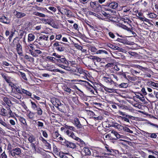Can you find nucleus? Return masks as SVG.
I'll return each instance as SVG.
<instances>
[{"label":"nucleus","instance_id":"f257e3e1","mask_svg":"<svg viewBox=\"0 0 158 158\" xmlns=\"http://www.w3.org/2000/svg\"><path fill=\"white\" fill-rule=\"evenodd\" d=\"M31 108L34 110L36 111L37 114L41 115L43 114V110L40 107V106L38 105H36L35 103L31 101Z\"/></svg>","mask_w":158,"mask_h":158},{"label":"nucleus","instance_id":"f03ea898","mask_svg":"<svg viewBox=\"0 0 158 158\" xmlns=\"http://www.w3.org/2000/svg\"><path fill=\"white\" fill-rule=\"evenodd\" d=\"M65 45V43L62 42H56L53 44V46L55 48V49L60 52L64 51L65 48L64 45Z\"/></svg>","mask_w":158,"mask_h":158},{"label":"nucleus","instance_id":"7ed1b4c3","mask_svg":"<svg viewBox=\"0 0 158 158\" xmlns=\"http://www.w3.org/2000/svg\"><path fill=\"white\" fill-rule=\"evenodd\" d=\"M20 149L18 147L14 148L10 152V154L13 157H16V155L19 156L21 153Z\"/></svg>","mask_w":158,"mask_h":158},{"label":"nucleus","instance_id":"20e7f679","mask_svg":"<svg viewBox=\"0 0 158 158\" xmlns=\"http://www.w3.org/2000/svg\"><path fill=\"white\" fill-rule=\"evenodd\" d=\"M74 122L75 125L79 131H83V126L81 124L78 118H74Z\"/></svg>","mask_w":158,"mask_h":158},{"label":"nucleus","instance_id":"39448f33","mask_svg":"<svg viewBox=\"0 0 158 158\" xmlns=\"http://www.w3.org/2000/svg\"><path fill=\"white\" fill-rule=\"evenodd\" d=\"M89 50L91 52L94 53L96 52L97 54H108L107 52L105 50H99L97 51V49L94 47H92L90 48Z\"/></svg>","mask_w":158,"mask_h":158},{"label":"nucleus","instance_id":"423d86ee","mask_svg":"<svg viewBox=\"0 0 158 158\" xmlns=\"http://www.w3.org/2000/svg\"><path fill=\"white\" fill-rule=\"evenodd\" d=\"M13 13L17 18L19 19L22 18L26 15V14L24 13L15 10H14Z\"/></svg>","mask_w":158,"mask_h":158},{"label":"nucleus","instance_id":"0eeeda50","mask_svg":"<svg viewBox=\"0 0 158 158\" xmlns=\"http://www.w3.org/2000/svg\"><path fill=\"white\" fill-rule=\"evenodd\" d=\"M66 134L69 137H71L75 140L77 141L78 142H80L81 141V139L78 137L76 136L74 134L72 131H69L68 130L66 131Z\"/></svg>","mask_w":158,"mask_h":158},{"label":"nucleus","instance_id":"6e6552de","mask_svg":"<svg viewBox=\"0 0 158 158\" xmlns=\"http://www.w3.org/2000/svg\"><path fill=\"white\" fill-rule=\"evenodd\" d=\"M64 143L63 145L66 146L68 147L72 148H74L76 147V144L75 143L67 141H66L65 140V142Z\"/></svg>","mask_w":158,"mask_h":158},{"label":"nucleus","instance_id":"1a4fd4ad","mask_svg":"<svg viewBox=\"0 0 158 158\" xmlns=\"http://www.w3.org/2000/svg\"><path fill=\"white\" fill-rule=\"evenodd\" d=\"M10 20L7 17L4 15L0 17V22L5 24H8L10 22Z\"/></svg>","mask_w":158,"mask_h":158},{"label":"nucleus","instance_id":"9d476101","mask_svg":"<svg viewBox=\"0 0 158 158\" xmlns=\"http://www.w3.org/2000/svg\"><path fill=\"white\" fill-rule=\"evenodd\" d=\"M118 5V3L115 2H112L111 3H107L106 5L107 6L113 9L116 8Z\"/></svg>","mask_w":158,"mask_h":158},{"label":"nucleus","instance_id":"9b49d317","mask_svg":"<svg viewBox=\"0 0 158 158\" xmlns=\"http://www.w3.org/2000/svg\"><path fill=\"white\" fill-rule=\"evenodd\" d=\"M104 81L106 83H110L111 85L114 84H116L111 79L110 77H103Z\"/></svg>","mask_w":158,"mask_h":158},{"label":"nucleus","instance_id":"f8f14e48","mask_svg":"<svg viewBox=\"0 0 158 158\" xmlns=\"http://www.w3.org/2000/svg\"><path fill=\"white\" fill-rule=\"evenodd\" d=\"M16 50L18 54L20 55L22 54L23 52L22 46L20 44H16Z\"/></svg>","mask_w":158,"mask_h":158},{"label":"nucleus","instance_id":"ddd939ff","mask_svg":"<svg viewBox=\"0 0 158 158\" xmlns=\"http://www.w3.org/2000/svg\"><path fill=\"white\" fill-rule=\"evenodd\" d=\"M26 34L27 33L25 31L21 30L18 32V38L21 39L22 38L23 36H24V38H25Z\"/></svg>","mask_w":158,"mask_h":158},{"label":"nucleus","instance_id":"4468645a","mask_svg":"<svg viewBox=\"0 0 158 158\" xmlns=\"http://www.w3.org/2000/svg\"><path fill=\"white\" fill-rule=\"evenodd\" d=\"M71 11L67 9L64 8L63 11H62V14H64L66 15L68 17H69L71 16Z\"/></svg>","mask_w":158,"mask_h":158},{"label":"nucleus","instance_id":"2eb2a0df","mask_svg":"<svg viewBox=\"0 0 158 158\" xmlns=\"http://www.w3.org/2000/svg\"><path fill=\"white\" fill-rule=\"evenodd\" d=\"M111 127H114L118 129L119 131L122 130V128H123V126L117 123H112V124L111 125Z\"/></svg>","mask_w":158,"mask_h":158},{"label":"nucleus","instance_id":"dca6fc26","mask_svg":"<svg viewBox=\"0 0 158 158\" xmlns=\"http://www.w3.org/2000/svg\"><path fill=\"white\" fill-rule=\"evenodd\" d=\"M146 20V21L145 22L146 23L143 22L142 23V24L146 25L149 27H153V24L152 23V21L148 19Z\"/></svg>","mask_w":158,"mask_h":158},{"label":"nucleus","instance_id":"f3484780","mask_svg":"<svg viewBox=\"0 0 158 158\" xmlns=\"http://www.w3.org/2000/svg\"><path fill=\"white\" fill-rule=\"evenodd\" d=\"M18 37H16L14 39L12 43L10 44L12 47H14L15 46V44L16 45V44H20L19 42V40H18Z\"/></svg>","mask_w":158,"mask_h":158},{"label":"nucleus","instance_id":"a211bd4d","mask_svg":"<svg viewBox=\"0 0 158 158\" xmlns=\"http://www.w3.org/2000/svg\"><path fill=\"white\" fill-rule=\"evenodd\" d=\"M23 89L20 88L19 87H16L12 92L22 94Z\"/></svg>","mask_w":158,"mask_h":158},{"label":"nucleus","instance_id":"6ab92c4d","mask_svg":"<svg viewBox=\"0 0 158 158\" xmlns=\"http://www.w3.org/2000/svg\"><path fill=\"white\" fill-rule=\"evenodd\" d=\"M146 135L148 137H150L152 138H156L157 137V135L156 133H150L146 132Z\"/></svg>","mask_w":158,"mask_h":158},{"label":"nucleus","instance_id":"aec40b11","mask_svg":"<svg viewBox=\"0 0 158 158\" xmlns=\"http://www.w3.org/2000/svg\"><path fill=\"white\" fill-rule=\"evenodd\" d=\"M60 59H57V61L59 62H61V63H63V64H67L68 62V61L66 60V59L65 57H63L62 58H60Z\"/></svg>","mask_w":158,"mask_h":158},{"label":"nucleus","instance_id":"412c9836","mask_svg":"<svg viewBox=\"0 0 158 158\" xmlns=\"http://www.w3.org/2000/svg\"><path fill=\"white\" fill-rule=\"evenodd\" d=\"M35 38V36L32 34H29L28 35V41L31 42L33 41Z\"/></svg>","mask_w":158,"mask_h":158},{"label":"nucleus","instance_id":"4be33fe9","mask_svg":"<svg viewBox=\"0 0 158 158\" xmlns=\"http://www.w3.org/2000/svg\"><path fill=\"white\" fill-rule=\"evenodd\" d=\"M11 95L14 97H15L19 99H20L22 98V96L20 94L12 92Z\"/></svg>","mask_w":158,"mask_h":158},{"label":"nucleus","instance_id":"5701e85b","mask_svg":"<svg viewBox=\"0 0 158 158\" xmlns=\"http://www.w3.org/2000/svg\"><path fill=\"white\" fill-rule=\"evenodd\" d=\"M83 150L86 155H91V152L88 148L85 147L84 148Z\"/></svg>","mask_w":158,"mask_h":158},{"label":"nucleus","instance_id":"b1692460","mask_svg":"<svg viewBox=\"0 0 158 158\" xmlns=\"http://www.w3.org/2000/svg\"><path fill=\"white\" fill-rule=\"evenodd\" d=\"M33 14L35 15L39 16L40 17H45V15L43 13H40L38 12H35L33 13Z\"/></svg>","mask_w":158,"mask_h":158},{"label":"nucleus","instance_id":"393cba45","mask_svg":"<svg viewBox=\"0 0 158 158\" xmlns=\"http://www.w3.org/2000/svg\"><path fill=\"white\" fill-rule=\"evenodd\" d=\"M47 58L48 60H50L52 62H55L56 61H57V60L55 58L50 56H48L47 57Z\"/></svg>","mask_w":158,"mask_h":158},{"label":"nucleus","instance_id":"a878e982","mask_svg":"<svg viewBox=\"0 0 158 158\" xmlns=\"http://www.w3.org/2000/svg\"><path fill=\"white\" fill-rule=\"evenodd\" d=\"M127 79L128 80H130L132 81H135L137 80V78L135 77H131L130 76H127Z\"/></svg>","mask_w":158,"mask_h":158},{"label":"nucleus","instance_id":"bb28decb","mask_svg":"<svg viewBox=\"0 0 158 158\" xmlns=\"http://www.w3.org/2000/svg\"><path fill=\"white\" fill-rule=\"evenodd\" d=\"M116 40L119 42L122 43L124 44H126L127 43V40L126 39H121L118 38Z\"/></svg>","mask_w":158,"mask_h":158},{"label":"nucleus","instance_id":"cd10ccee","mask_svg":"<svg viewBox=\"0 0 158 158\" xmlns=\"http://www.w3.org/2000/svg\"><path fill=\"white\" fill-rule=\"evenodd\" d=\"M22 92V94H24L29 96H31V93L24 89H23Z\"/></svg>","mask_w":158,"mask_h":158},{"label":"nucleus","instance_id":"c85d7f7f","mask_svg":"<svg viewBox=\"0 0 158 158\" xmlns=\"http://www.w3.org/2000/svg\"><path fill=\"white\" fill-rule=\"evenodd\" d=\"M123 128H122V130L123 129L124 131L128 132L130 133H133V131H132L131 130L128 128L126 127H124L123 126Z\"/></svg>","mask_w":158,"mask_h":158},{"label":"nucleus","instance_id":"c756f323","mask_svg":"<svg viewBox=\"0 0 158 158\" xmlns=\"http://www.w3.org/2000/svg\"><path fill=\"white\" fill-rule=\"evenodd\" d=\"M28 139L29 142L31 143L35 141L36 140L35 137L33 135L30 136L29 137Z\"/></svg>","mask_w":158,"mask_h":158},{"label":"nucleus","instance_id":"7c9ffc66","mask_svg":"<svg viewBox=\"0 0 158 158\" xmlns=\"http://www.w3.org/2000/svg\"><path fill=\"white\" fill-rule=\"evenodd\" d=\"M48 38V35H41V36L40 37L39 39L40 40L42 39L45 40H47Z\"/></svg>","mask_w":158,"mask_h":158},{"label":"nucleus","instance_id":"2f4dec72","mask_svg":"<svg viewBox=\"0 0 158 158\" xmlns=\"http://www.w3.org/2000/svg\"><path fill=\"white\" fill-rule=\"evenodd\" d=\"M72 156L73 158H79L80 157V154L76 152L74 153Z\"/></svg>","mask_w":158,"mask_h":158},{"label":"nucleus","instance_id":"473e14b6","mask_svg":"<svg viewBox=\"0 0 158 158\" xmlns=\"http://www.w3.org/2000/svg\"><path fill=\"white\" fill-rule=\"evenodd\" d=\"M1 112L2 115L5 116L7 113V111L4 108H2V109L1 110Z\"/></svg>","mask_w":158,"mask_h":158},{"label":"nucleus","instance_id":"72a5a7b5","mask_svg":"<svg viewBox=\"0 0 158 158\" xmlns=\"http://www.w3.org/2000/svg\"><path fill=\"white\" fill-rule=\"evenodd\" d=\"M128 85L127 83H122L118 85V86L121 88H126L127 87Z\"/></svg>","mask_w":158,"mask_h":158},{"label":"nucleus","instance_id":"f704fd0d","mask_svg":"<svg viewBox=\"0 0 158 158\" xmlns=\"http://www.w3.org/2000/svg\"><path fill=\"white\" fill-rule=\"evenodd\" d=\"M149 85L154 87H158V83H155L153 81H150L149 82Z\"/></svg>","mask_w":158,"mask_h":158},{"label":"nucleus","instance_id":"c9c22d12","mask_svg":"<svg viewBox=\"0 0 158 158\" xmlns=\"http://www.w3.org/2000/svg\"><path fill=\"white\" fill-rule=\"evenodd\" d=\"M0 123L4 127H6V128H9V125L7 124L5 122H4L2 120H1V119H0Z\"/></svg>","mask_w":158,"mask_h":158},{"label":"nucleus","instance_id":"e433bc0d","mask_svg":"<svg viewBox=\"0 0 158 158\" xmlns=\"http://www.w3.org/2000/svg\"><path fill=\"white\" fill-rule=\"evenodd\" d=\"M4 101L5 102L7 105L9 104H10L11 103V102L9 99L6 97L4 98L3 99Z\"/></svg>","mask_w":158,"mask_h":158},{"label":"nucleus","instance_id":"4c0bfd02","mask_svg":"<svg viewBox=\"0 0 158 158\" xmlns=\"http://www.w3.org/2000/svg\"><path fill=\"white\" fill-rule=\"evenodd\" d=\"M19 120L23 124L25 125L26 124L25 119L23 117H19Z\"/></svg>","mask_w":158,"mask_h":158},{"label":"nucleus","instance_id":"58836bf2","mask_svg":"<svg viewBox=\"0 0 158 158\" xmlns=\"http://www.w3.org/2000/svg\"><path fill=\"white\" fill-rule=\"evenodd\" d=\"M107 45L109 47L114 50H115L117 47L116 46L113 45L110 43L107 44Z\"/></svg>","mask_w":158,"mask_h":158},{"label":"nucleus","instance_id":"ea45409f","mask_svg":"<svg viewBox=\"0 0 158 158\" xmlns=\"http://www.w3.org/2000/svg\"><path fill=\"white\" fill-rule=\"evenodd\" d=\"M63 89L65 91L69 93H70L71 91V89L70 88L67 87L66 86H64L63 87Z\"/></svg>","mask_w":158,"mask_h":158},{"label":"nucleus","instance_id":"a19ab883","mask_svg":"<svg viewBox=\"0 0 158 158\" xmlns=\"http://www.w3.org/2000/svg\"><path fill=\"white\" fill-rule=\"evenodd\" d=\"M114 55L115 56H116V57L117 58H118L120 56H123V55H121V53H120L119 52H114L113 53Z\"/></svg>","mask_w":158,"mask_h":158},{"label":"nucleus","instance_id":"79ce46f5","mask_svg":"<svg viewBox=\"0 0 158 158\" xmlns=\"http://www.w3.org/2000/svg\"><path fill=\"white\" fill-rule=\"evenodd\" d=\"M24 58L27 60L28 59H30L32 61H34V58L31 57L29 56L28 55H25L24 56Z\"/></svg>","mask_w":158,"mask_h":158},{"label":"nucleus","instance_id":"37998d69","mask_svg":"<svg viewBox=\"0 0 158 158\" xmlns=\"http://www.w3.org/2000/svg\"><path fill=\"white\" fill-rule=\"evenodd\" d=\"M44 143L45 146L48 148L50 149H51V144L49 143H48L47 141H46V142H45Z\"/></svg>","mask_w":158,"mask_h":158},{"label":"nucleus","instance_id":"c03bdc74","mask_svg":"<svg viewBox=\"0 0 158 158\" xmlns=\"http://www.w3.org/2000/svg\"><path fill=\"white\" fill-rule=\"evenodd\" d=\"M29 52L31 54V55H32L33 57H36L38 56L35 54V52L33 51H32L31 49H30L29 50Z\"/></svg>","mask_w":158,"mask_h":158},{"label":"nucleus","instance_id":"a18cd8bd","mask_svg":"<svg viewBox=\"0 0 158 158\" xmlns=\"http://www.w3.org/2000/svg\"><path fill=\"white\" fill-rule=\"evenodd\" d=\"M93 156L99 158H104V157L99 155L98 152H94L93 154Z\"/></svg>","mask_w":158,"mask_h":158},{"label":"nucleus","instance_id":"49530a36","mask_svg":"<svg viewBox=\"0 0 158 158\" xmlns=\"http://www.w3.org/2000/svg\"><path fill=\"white\" fill-rule=\"evenodd\" d=\"M35 54L38 56V55L41 54L42 52L39 50L36 49L35 50L34 52Z\"/></svg>","mask_w":158,"mask_h":158},{"label":"nucleus","instance_id":"de8ad7c7","mask_svg":"<svg viewBox=\"0 0 158 158\" xmlns=\"http://www.w3.org/2000/svg\"><path fill=\"white\" fill-rule=\"evenodd\" d=\"M48 9L53 12H55L56 10V8L54 7L50 6L48 8Z\"/></svg>","mask_w":158,"mask_h":158},{"label":"nucleus","instance_id":"09e8293b","mask_svg":"<svg viewBox=\"0 0 158 158\" xmlns=\"http://www.w3.org/2000/svg\"><path fill=\"white\" fill-rule=\"evenodd\" d=\"M37 123L38 127L42 128L44 126V124L42 122L40 121H38Z\"/></svg>","mask_w":158,"mask_h":158},{"label":"nucleus","instance_id":"8fccbe9b","mask_svg":"<svg viewBox=\"0 0 158 158\" xmlns=\"http://www.w3.org/2000/svg\"><path fill=\"white\" fill-rule=\"evenodd\" d=\"M28 116L29 118L32 119L34 117V114L32 112H30Z\"/></svg>","mask_w":158,"mask_h":158},{"label":"nucleus","instance_id":"3c124183","mask_svg":"<svg viewBox=\"0 0 158 158\" xmlns=\"http://www.w3.org/2000/svg\"><path fill=\"white\" fill-rule=\"evenodd\" d=\"M114 65V63H109L106 64L105 67L108 68L111 67H112Z\"/></svg>","mask_w":158,"mask_h":158},{"label":"nucleus","instance_id":"603ef678","mask_svg":"<svg viewBox=\"0 0 158 158\" xmlns=\"http://www.w3.org/2000/svg\"><path fill=\"white\" fill-rule=\"evenodd\" d=\"M114 134L115 136L117 139H119L120 138L121 135L117 132H114Z\"/></svg>","mask_w":158,"mask_h":158},{"label":"nucleus","instance_id":"864d4df0","mask_svg":"<svg viewBox=\"0 0 158 158\" xmlns=\"http://www.w3.org/2000/svg\"><path fill=\"white\" fill-rule=\"evenodd\" d=\"M149 17L151 18H154L156 17V15L154 14L151 13L149 14Z\"/></svg>","mask_w":158,"mask_h":158},{"label":"nucleus","instance_id":"5fc2aeb1","mask_svg":"<svg viewBox=\"0 0 158 158\" xmlns=\"http://www.w3.org/2000/svg\"><path fill=\"white\" fill-rule=\"evenodd\" d=\"M137 17L140 20H142L143 21L145 22L146 21V20L147 19L145 18H143L140 17L139 16H137Z\"/></svg>","mask_w":158,"mask_h":158},{"label":"nucleus","instance_id":"6e6d98bb","mask_svg":"<svg viewBox=\"0 0 158 158\" xmlns=\"http://www.w3.org/2000/svg\"><path fill=\"white\" fill-rule=\"evenodd\" d=\"M57 8L59 11L60 12L61 14H62V11H63L64 8L60 7L59 6H57Z\"/></svg>","mask_w":158,"mask_h":158},{"label":"nucleus","instance_id":"4d7b16f0","mask_svg":"<svg viewBox=\"0 0 158 158\" xmlns=\"http://www.w3.org/2000/svg\"><path fill=\"white\" fill-rule=\"evenodd\" d=\"M102 14L103 15L106 17H109L110 16L109 14L106 13V12L104 11H103L102 12Z\"/></svg>","mask_w":158,"mask_h":158},{"label":"nucleus","instance_id":"13d9d810","mask_svg":"<svg viewBox=\"0 0 158 158\" xmlns=\"http://www.w3.org/2000/svg\"><path fill=\"white\" fill-rule=\"evenodd\" d=\"M121 119L127 122H129V120L128 118L123 117H121Z\"/></svg>","mask_w":158,"mask_h":158},{"label":"nucleus","instance_id":"bf43d9fd","mask_svg":"<svg viewBox=\"0 0 158 158\" xmlns=\"http://www.w3.org/2000/svg\"><path fill=\"white\" fill-rule=\"evenodd\" d=\"M124 10L123 12H127L128 11L130 10V8L129 7H127L126 6H124Z\"/></svg>","mask_w":158,"mask_h":158},{"label":"nucleus","instance_id":"052dcab7","mask_svg":"<svg viewBox=\"0 0 158 158\" xmlns=\"http://www.w3.org/2000/svg\"><path fill=\"white\" fill-rule=\"evenodd\" d=\"M11 145L10 144H9L8 145V147H7V150H9V154H10V152L12 150V149H11Z\"/></svg>","mask_w":158,"mask_h":158},{"label":"nucleus","instance_id":"680f3d73","mask_svg":"<svg viewBox=\"0 0 158 158\" xmlns=\"http://www.w3.org/2000/svg\"><path fill=\"white\" fill-rule=\"evenodd\" d=\"M42 131L43 132L42 134H43V136L45 138H47L48 136V135L47 132L45 131H43V130Z\"/></svg>","mask_w":158,"mask_h":158},{"label":"nucleus","instance_id":"e2e57ef3","mask_svg":"<svg viewBox=\"0 0 158 158\" xmlns=\"http://www.w3.org/2000/svg\"><path fill=\"white\" fill-rule=\"evenodd\" d=\"M60 135V134L58 133V132L57 131H56L54 134V136L55 137V138H57L59 135Z\"/></svg>","mask_w":158,"mask_h":158},{"label":"nucleus","instance_id":"0e129e2a","mask_svg":"<svg viewBox=\"0 0 158 158\" xmlns=\"http://www.w3.org/2000/svg\"><path fill=\"white\" fill-rule=\"evenodd\" d=\"M20 74L21 77L23 78V79H24V80L26 79L25 74V73L21 72H20Z\"/></svg>","mask_w":158,"mask_h":158},{"label":"nucleus","instance_id":"69168bd1","mask_svg":"<svg viewBox=\"0 0 158 158\" xmlns=\"http://www.w3.org/2000/svg\"><path fill=\"white\" fill-rule=\"evenodd\" d=\"M2 64L3 65H4L7 66H9V64L5 61H3L2 62Z\"/></svg>","mask_w":158,"mask_h":158},{"label":"nucleus","instance_id":"338daca9","mask_svg":"<svg viewBox=\"0 0 158 158\" xmlns=\"http://www.w3.org/2000/svg\"><path fill=\"white\" fill-rule=\"evenodd\" d=\"M2 158H7V156L5 154V152H4L1 155Z\"/></svg>","mask_w":158,"mask_h":158},{"label":"nucleus","instance_id":"774afa93","mask_svg":"<svg viewBox=\"0 0 158 158\" xmlns=\"http://www.w3.org/2000/svg\"><path fill=\"white\" fill-rule=\"evenodd\" d=\"M109 35L110 36V37L112 38H114V37H115L114 35L112 32H109Z\"/></svg>","mask_w":158,"mask_h":158}]
</instances>
